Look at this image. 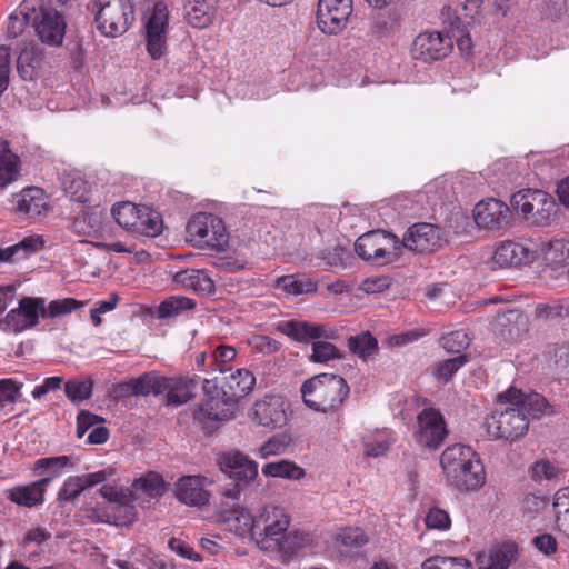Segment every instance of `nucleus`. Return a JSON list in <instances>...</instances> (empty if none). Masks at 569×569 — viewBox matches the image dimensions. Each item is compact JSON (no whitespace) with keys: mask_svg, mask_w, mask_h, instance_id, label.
I'll use <instances>...</instances> for the list:
<instances>
[{"mask_svg":"<svg viewBox=\"0 0 569 569\" xmlns=\"http://www.w3.org/2000/svg\"><path fill=\"white\" fill-rule=\"evenodd\" d=\"M482 0H466L459 4L460 18L465 24V28L481 22L482 18Z\"/></svg>","mask_w":569,"mask_h":569,"instance_id":"nucleus-54","label":"nucleus"},{"mask_svg":"<svg viewBox=\"0 0 569 569\" xmlns=\"http://www.w3.org/2000/svg\"><path fill=\"white\" fill-rule=\"evenodd\" d=\"M440 229L431 223L420 222L411 226L403 234L400 241V252L402 249L426 253L433 252L441 247Z\"/></svg>","mask_w":569,"mask_h":569,"instance_id":"nucleus-16","label":"nucleus"},{"mask_svg":"<svg viewBox=\"0 0 569 569\" xmlns=\"http://www.w3.org/2000/svg\"><path fill=\"white\" fill-rule=\"evenodd\" d=\"M536 259L535 250L515 241L502 242L493 253V262L499 267H519Z\"/></svg>","mask_w":569,"mask_h":569,"instance_id":"nucleus-23","label":"nucleus"},{"mask_svg":"<svg viewBox=\"0 0 569 569\" xmlns=\"http://www.w3.org/2000/svg\"><path fill=\"white\" fill-rule=\"evenodd\" d=\"M97 28L107 37L124 33L132 18V7L128 0H94Z\"/></svg>","mask_w":569,"mask_h":569,"instance_id":"nucleus-7","label":"nucleus"},{"mask_svg":"<svg viewBox=\"0 0 569 569\" xmlns=\"http://www.w3.org/2000/svg\"><path fill=\"white\" fill-rule=\"evenodd\" d=\"M14 209L18 213L36 219L48 211V201L41 188L29 187L13 194Z\"/></svg>","mask_w":569,"mask_h":569,"instance_id":"nucleus-22","label":"nucleus"},{"mask_svg":"<svg viewBox=\"0 0 569 569\" xmlns=\"http://www.w3.org/2000/svg\"><path fill=\"white\" fill-rule=\"evenodd\" d=\"M498 400L505 403L517 405L528 416V421L540 418L549 412L547 400L539 393L525 395L520 390L509 389L503 393H499Z\"/></svg>","mask_w":569,"mask_h":569,"instance_id":"nucleus-21","label":"nucleus"},{"mask_svg":"<svg viewBox=\"0 0 569 569\" xmlns=\"http://www.w3.org/2000/svg\"><path fill=\"white\" fill-rule=\"evenodd\" d=\"M20 173L19 157L9 149L0 153V189L18 180Z\"/></svg>","mask_w":569,"mask_h":569,"instance_id":"nucleus-43","label":"nucleus"},{"mask_svg":"<svg viewBox=\"0 0 569 569\" xmlns=\"http://www.w3.org/2000/svg\"><path fill=\"white\" fill-rule=\"evenodd\" d=\"M398 28L397 20L391 16L379 14L375 21L372 22V31L379 34L380 37H386L391 34Z\"/></svg>","mask_w":569,"mask_h":569,"instance_id":"nucleus-64","label":"nucleus"},{"mask_svg":"<svg viewBox=\"0 0 569 569\" xmlns=\"http://www.w3.org/2000/svg\"><path fill=\"white\" fill-rule=\"evenodd\" d=\"M422 569H471L465 557L433 556L422 562Z\"/></svg>","mask_w":569,"mask_h":569,"instance_id":"nucleus-48","label":"nucleus"},{"mask_svg":"<svg viewBox=\"0 0 569 569\" xmlns=\"http://www.w3.org/2000/svg\"><path fill=\"white\" fill-rule=\"evenodd\" d=\"M440 466L447 482L459 491L478 490L486 482L485 467L470 446L447 447L440 456Z\"/></svg>","mask_w":569,"mask_h":569,"instance_id":"nucleus-3","label":"nucleus"},{"mask_svg":"<svg viewBox=\"0 0 569 569\" xmlns=\"http://www.w3.org/2000/svg\"><path fill=\"white\" fill-rule=\"evenodd\" d=\"M546 506L547 500L545 497L536 493H528L525 496L522 501V511L528 515L529 518H535Z\"/></svg>","mask_w":569,"mask_h":569,"instance_id":"nucleus-63","label":"nucleus"},{"mask_svg":"<svg viewBox=\"0 0 569 569\" xmlns=\"http://www.w3.org/2000/svg\"><path fill=\"white\" fill-rule=\"evenodd\" d=\"M61 186L71 200L84 203L89 201L90 187L88 182L77 172H63Z\"/></svg>","mask_w":569,"mask_h":569,"instance_id":"nucleus-36","label":"nucleus"},{"mask_svg":"<svg viewBox=\"0 0 569 569\" xmlns=\"http://www.w3.org/2000/svg\"><path fill=\"white\" fill-rule=\"evenodd\" d=\"M391 443L390 431L381 430L375 433L371 439L365 441V455L379 457L387 452Z\"/></svg>","mask_w":569,"mask_h":569,"instance_id":"nucleus-49","label":"nucleus"},{"mask_svg":"<svg viewBox=\"0 0 569 569\" xmlns=\"http://www.w3.org/2000/svg\"><path fill=\"white\" fill-rule=\"evenodd\" d=\"M198 385L196 378H168L164 377L163 392H167L168 402L180 406L193 397Z\"/></svg>","mask_w":569,"mask_h":569,"instance_id":"nucleus-29","label":"nucleus"},{"mask_svg":"<svg viewBox=\"0 0 569 569\" xmlns=\"http://www.w3.org/2000/svg\"><path fill=\"white\" fill-rule=\"evenodd\" d=\"M560 470L550 461L542 460L538 461L532 467V477L537 481L553 480L560 476Z\"/></svg>","mask_w":569,"mask_h":569,"instance_id":"nucleus-62","label":"nucleus"},{"mask_svg":"<svg viewBox=\"0 0 569 569\" xmlns=\"http://www.w3.org/2000/svg\"><path fill=\"white\" fill-rule=\"evenodd\" d=\"M279 330L299 343H309L315 340H336L339 331L320 322H309L300 320H287L279 325Z\"/></svg>","mask_w":569,"mask_h":569,"instance_id":"nucleus-14","label":"nucleus"},{"mask_svg":"<svg viewBox=\"0 0 569 569\" xmlns=\"http://www.w3.org/2000/svg\"><path fill=\"white\" fill-rule=\"evenodd\" d=\"M470 343V339L463 330H456L443 335L440 339V345L445 350L452 353H460Z\"/></svg>","mask_w":569,"mask_h":569,"instance_id":"nucleus-53","label":"nucleus"},{"mask_svg":"<svg viewBox=\"0 0 569 569\" xmlns=\"http://www.w3.org/2000/svg\"><path fill=\"white\" fill-rule=\"evenodd\" d=\"M276 287L290 295L312 293L318 289L315 280L307 276L289 274L277 279Z\"/></svg>","mask_w":569,"mask_h":569,"instance_id":"nucleus-37","label":"nucleus"},{"mask_svg":"<svg viewBox=\"0 0 569 569\" xmlns=\"http://www.w3.org/2000/svg\"><path fill=\"white\" fill-rule=\"evenodd\" d=\"M452 50V41L442 32H421L411 46L410 53L416 60L431 62L446 58Z\"/></svg>","mask_w":569,"mask_h":569,"instance_id":"nucleus-13","label":"nucleus"},{"mask_svg":"<svg viewBox=\"0 0 569 569\" xmlns=\"http://www.w3.org/2000/svg\"><path fill=\"white\" fill-rule=\"evenodd\" d=\"M80 306V302L73 298H64L61 300H52L46 307V301L42 307V318H56L68 315L76 310Z\"/></svg>","mask_w":569,"mask_h":569,"instance_id":"nucleus-51","label":"nucleus"},{"mask_svg":"<svg viewBox=\"0 0 569 569\" xmlns=\"http://www.w3.org/2000/svg\"><path fill=\"white\" fill-rule=\"evenodd\" d=\"M221 469L227 472L230 478L244 482L253 480L258 475L257 462L248 459V457L238 451L229 452L223 456Z\"/></svg>","mask_w":569,"mask_h":569,"instance_id":"nucleus-24","label":"nucleus"},{"mask_svg":"<svg viewBox=\"0 0 569 569\" xmlns=\"http://www.w3.org/2000/svg\"><path fill=\"white\" fill-rule=\"evenodd\" d=\"M303 403L326 415L336 423L343 416V403L349 396L347 381L338 375L319 373L306 380L300 388Z\"/></svg>","mask_w":569,"mask_h":569,"instance_id":"nucleus-2","label":"nucleus"},{"mask_svg":"<svg viewBox=\"0 0 569 569\" xmlns=\"http://www.w3.org/2000/svg\"><path fill=\"white\" fill-rule=\"evenodd\" d=\"M140 209L141 206L127 201L113 206L111 213L119 226L134 232L141 212Z\"/></svg>","mask_w":569,"mask_h":569,"instance_id":"nucleus-41","label":"nucleus"},{"mask_svg":"<svg viewBox=\"0 0 569 569\" xmlns=\"http://www.w3.org/2000/svg\"><path fill=\"white\" fill-rule=\"evenodd\" d=\"M169 11L163 2L154 3L146 23L147 50L152 59L161 58L167 50Z\"/></svg>","mask_w":569,"mask_h":569,"instance_id":"nucleus-10","label":"nucleus"},{"mask_svg":"<svg viewBox=\"0 0 569 569\" xmlns=\"http://www.w3.org/2000/svg\"><path fill=\"white\" fill-rule=\"evenodd\" d=\"M207 479L201 476H183L176 481V498L183 505L201 508L210 500V492L206 489Z\"/></svg>","mask_w":569,"mask_h":569,"instance_id":"nucleus-18","label":"nucleus"},{"mask_svg":"<svg viewBox=\"0 0 569 569\" xmlns=\"http://www.w3.org/2000/svg\"><path fill=\"white\" fill-rule=\"evenodd\" d=\"M196 307V302L183 296H170L166 298L157 309L159 319H169L178 317L186 311H190Z\"/></svg>","mask_w":569,"mask_h":569,"instance_id":"nucleus-38","label":"nucleus"},{"mask_svg":"<svg viewBox=\"0 0 569 569\" xmlns=\"http://www.w3.org/2000/svg\"><path fill=\"white\" fill-rule=\"evenodd\" d=\"M83 490L84 486L80 476L69 477L60 488L57 500L61 506L67 502H73Z\"/></svg>","mask_w":569,"mask_h":569,"instance_id":"nucleus-52","label":"nucleus"},{"mask_svg":"<svg viewBox=\"0 0 569 569\" xmlns=\"http://www.w3.org/2000/svg\"><path fill=\"white\" fill-rule=\"evenodd\" d=\"M391 286V279L388 276H371L366 278L359 286V290L367 295L379 293Z\"/></svg>","mask_w":569,"mask_h":569,"instance_id":"nucleus-58","label":"nucleus"},{"mask_svg":"<svg viewBox=\"0 0 569 569\" xmlns=\"http://www.w3.org/2000/svg\"><path fill=\"white\" fill-rule=\"evenodd\" d=\"M101 496L109 502L117 505L123 516L117 521L118 525H127L134 520L136 512L131 502L134 500L131 488L123 489L118 486H102L100 489Z\"/></svg>","mask_w":569,"mask_h":569,"instance_id":"nucleus-25","label":"nucleus"},{"mask_svg":"<svg viewBox=\"0 0 569 569\" xmlns=\"http://www.w3.org/2000/svg\"><path fill=\"white\" fill-rule=\"evenodd\" d=\"M342 357V352L330 340L320 339L312 342V352L309 359L315 363H327Z\"/></svg>","mask_w":569,"mask_h":569,"instance_id":"nucleus-47","label":"nucleus"},{"mask_svg":"<svg viewBox=\"0 0 569 569\" xmlns=\"http://www.w3.org/2000/svg\"><path fill=\"white\" fill-rule=\"evenodd\" d=\"M497 411L487 421L488 433L496 439L513 441L522 437L529 427L528 416L517 405Z\"/></svg>","mask_w":569,"mask_h":569,"instance_id":"nucleus-8","label":"nucleus"},{"mask_svg":"<svg viewBox=\"0 0 569 569\" xmlns=\"http://www.w3.org/2000/svg\"><path fill=\"white\" fill-rule=\"evenodd\" d=\"M223 522L228 530L237 536H250L254 541L256 511L250 513L247 509L238 507L223 515Z\"/></svg>","mask_w":569,"mask_h":569,"instance_id":"nucleus-28","label":"nucleus"},{"mask_svg":"<svg viewBox=\"0 0 569 569\" xmlns=\"http://www.w3.org/2000/svg\"><path fill=\"white\" fill-rule=\"evenodd\" d=\"M44 299L41 297H23L18 308L11 309L1 321L3 330L20 333L36 327L42 317Z\"/></svg>","mask_w":569,"mask_h":569,"instance_id":"nucleus-9","label":"nucleus"},{"mask_svg":"<svg viewBox=\"0 0 569 569\" xmlns=\"http://www.w3.org/2000/svg\"><path fill=\"white\" fill-rule=\"evenodd\" d=\"M545 260L550 264H560L569 260V239H552L542 244Z\"/></svg>","mask_w":569,"mask_h":569,"instance_id":"nucleus-45","label":"nucleus"},{"mask_svg":"<svg viewBox=\"0 0 569 569\" xmlns=\"http://www.w3.org/2000/svg\"><path fill=\"white\" fill-rule=\"evenodd\" d=\"M217 0H188L184 10L190 26L198 29L209 27L214 19Z\"/></svg>","mask_w":569,"mask_h":569,"instance_id":"nucleus-27","label":"nucleus"},{"mask_svg":"<svg viewBox=\"0 0 569 569\" xmlns=\"http://www.w3.org/2000/svg\"><path fill=\"white\" fill-rule=\"evenodd\" d=\"M352 12V0H319L317 23L327 34H337L347 26Z\"/></svg>","mask_w":569,"mask_h":569,"instance_id":"nucleus-11","label":"nucleus"},{"mask_svg":"<svg viewBox=\"0 0 569 569\" xmlns=\"http://www.w3.org/2000/svg\"><path fill=\"white\" fill-rule=\"evenodd\" d=\"M173 281L187 290L210 295L214 291V281L206 270L186 269L172 277Z\"/></svg>","mask_w":569,"mask_h":569,"instance_id":"nucleus-26","label":"nucleus"},{"mask_svg":"<svg viewBox=\"0 0 569 569\" xmlns=\"http://www.w3.org/2000/svg\"><path fill=\"white\" fill-rule=\"evenodd\" d=\"M164 377L144 373L131 382L132 392L136 396L161 395L163 393Z\"/></svg>","mask_w":569,"mask_h":569,"instance_id":"nucleus-44","label":"nucleus"},{"mask_svg":"<svg viewBox=\"0 0 569 569\" xmlns=\"http://www.w3.org/2000/svg\"><path fill=\"white\" fill-rule=\"evenodd\" d=\"M347 346L352 353L363 360L371 358L378 351V341L369 331L350 336L347 340Z\"/></svg>","mask_w":569,"mask_h":569,"instance_id":"nucleus-40","label":"nucleus"},{"mask_svg":"<svg viewBox=\"0 0 569 569\" xmlns=\"http://www.w3.org/2000/svg\"><path fill=\"white\" fill-rule=\"evenodd\" d=\"M441 20L445 26L448 27V33L458 31L459 29H463L465 24L462 19L460 18V9L459 4L456 7L446 6L441 9Z\"/></svg>","mask_w":569,"mask_h":569,"instance_id":"nucleus-56","label":"nucleus"},{"mask_svg":"<svg viewBox=\"0 0 569 569\" xmlns=\"http://www.w3.org/2000/svg\"><path fill=\"white\" fill-rule=\"evenodd\" d=\"M21 385L12 379L0 380V409L7 403H13L20 396Z\"/></svg>","mask_w":569,"mask_h":569,"instance_id":"nucleus-59","label":"nucleus"},{"mask_svg":"<svg viewBox=\"0 0 569 569\" xmlns=\"http://www.w3.org/2000/svg\"><path fill=\"white\" fill-rule=\"evenodd\" d=\"M64 392L72 402L87 400L92 393V381L90 379L69 380L64 385Z\"/></svg>","mask_w":569,"mask_h":569,"instance_id":"nucleus-50","label":"nucleus"},{"mask_svg":"<svg viewBox=\"0 0 569 569\" xmlns=\"http://www.w3.org/2000/svg\"><path fill=\"white\" fill-rule=\"evenodd\" d=\"M355 251L361 259L379 266L393 263L400 257V240L393 233L372 230L356 240Z\"/></svg>","mask_w":569,"mask_h":569,"instance_id":"nucleus-6","label":"nucleus"},{"mask_svg":"<svg viewBox=\"0 0 569 569\" xmlns=\"http://www.w3.org/2000/svg\"><path fill=\"white\" fill-rule=\"evenodd\" d=\"M134 500L147 497L158 499L166 491V483L162 476L158 472H148L146 476L136 479L131 486Z\"/></svg>","mask_w":569,"mask_h":569,"instance_id":"nucleus-31","label":"nucleus"},{"mask_svg":"<svg viewBox=\"0 0 569 569\" xmlns=\"http://www.w3.org/2000/svg\"><path fill=\"white\" fill-rule=\"evenodd\" d=\"M256 385V378L247 369H237L224 377L222 386L223 395L230 398H241L247 395Z\"/></svg>","mask_w":569,"mask_h":569,"instance_id":"nucleus-30","label":"nucleus"},{"mask_svg":"<svg viewBox=\"0 0 569 569\" xmlns=\"http://www.w3.org/2000/svg\"><path fill=\"white\" fill-rule=\"evenodd\" d=\"M236 357L237 351L233 347L230 346H219L212 352L216 369L219 370L221 373H226L228 371V368L226 366L230 363L232 360H234Z\"/></svg>","mask_w":569,"mask_h":569,"instance_id":"nucleus-57","label":"nucleus"},{"mask_svg":"<svg viewBox=\"0 0 569 569\" xmlns=\"http://www.w3.org/2000/svg\"><path fill=\"white\" fill-rule=\"evenodd\" d=\"M70 462V458L68 456H58V457H49L41 458L34 462V470L48 469L52 471V478L60 473V470L67 467Z\"/></svg>","mask_w":569,"mask_h":569,"instance_id":"nucleus-60","label":"nucleus"},{"mask_svg":"<svg viewBox=\"0 0 569 569\" xmlns=\"http://www.w3.org/2000/svg\"><path fill=\"white\" fill-rule=\"evenodd\" d=\"M102 211L90 209L79 213L71 222V230L78 236L94 237L102 229Z\"/></svg>","mask_w":569,"mask_h":569,"instance_id":"nucleus-34","label":"nucleus"},{"mask_svg":"<svg viewBox=\"0 0 569 569\" xmlns=\"http://www.w3.org/2000/svg\"><path fill=\"white\" fill-rule=\"evenodd\" d=\"M368 537L360 528H343L335 536V543L341 555L357 553L366 543Z\"/></svg>","mask_w":569,"mask_h":569,"instance_id":"nucleus-33","label":"nucleus"},{"mask_svg":"<svg viewBox=\"0 0 569 569\" xmlns=\"http://www.w3.org/2000/svg\"><path fill=\"white\" fill-rule=\"evenodd\" d=\"M189 241L198 248L223 251L229 243V233L224 222L216 214L198 212L187 224Z\"/></svg>","mask_w":569,"mask_h":569,"instance_id":"nucleus-5","label":"nucleus"},{"mask_svg":"<svg viewBox=\"0 0 569 569\" xmlns=\"http://www.w3.org/2000/svg\"><path fill=\"white\" fill-rule=\"evenodd\" d=\"M511 204L526 221L535 226L550 224L558 212V204L547 192L523 189L512 194Z\"/></svg>","mask_w":569,"mask_h":569,"instance_id":"nucleus-4","label":"nucleus"},{"mask_svg":"<svg viewBox=\"0 0 569 569\" xmlns=\"http://www.w3.org/2000/svg\"><path fill=\"white\" fill-rule=\"evenodd\" d=\"M52 477H43L27 485H17L6 490V497L11 502L26 508L43 505L44 495Z\"/></svg>","mask_w":569,"mask_h":569,"instance_id":"nucleus-19","label":"nucleus"},{"mask_svg":"<svg viewBox=\"0 0 569 569\" xmlns=\"http://www.w3.org/2000/svg\"><path fill=\"white\" fill-rule=\"evenodd\" d=\"M41 60L42 53L37 44L30 43L26 46L17 59V69L20 77L23 80H32Z\"/></svg>","mask_w":569,"mask_h":569,"instance_id":"nucleus-35","label":"nucleus"},{"mask_svg":"<svg viewBox=\"0 0 569 569\" xmlns=\"http://www.w3.org/2000/svg\"><path fill=\"white\" fill-rule=\"evenodd\" d=\"M417 441L429 449H437L448 435L441 412L435 408H425L417 417Z\"/></svg>","mask_w":569,"mask_h":569,"instance_id":"nucleus-12","label":"nucleus"},{"mask_svg":"<svg viewBox=\"0 0 569 569\" xmlns=\"http://www.w3.org/2000/svg\"><path fill=\"white\" fill-rule=\"evenodd\" d=\"M42 247L43 240L39 236L26 237L20 242L6 248L0 247V263L12 261L14 257L26 259L41 250Z\"/></svg>","mask_w":569,"mask_h":569,"instance_id":"nucleus-32","label":"nucleus"},{"mask_svg":"<svg viewBox=\"0 0 569 569\" xmlns=\"http://www.w3.org/2000/svg\"><path fill=\"white\" fill-rule=\"evenodd\" d=\"M473 218L480 228L499 230L509 223L510 209L505 202L490 198L476 204Z\"/></svg>","mask_w":569,"mask_h":569,"instance_id":"nucleus-17","label":"nucleus"},{"mask_svg":"<svg viewBox=\"0 0 569 569\" xmlns=\"http://www.w3.org/2000/svg\"><path fill=\"white\" fill-rule=\"evenodd\" d=\"M254 420L259 425L276 429L282 427L287 421L283 399L279 396H267L253 406Z\"/></svg>","mask_w":569,"mask_h":569,"instance_id":"nucleus-20","label":"nucleus"},{"mask_svg":"<svg viewBox=\"0 0 569 569\" xmlns=\"http://www.w3.org/2000/svg\"><path fill=\"white\" fill-rule=\"evenodd\" d=\"M291 516L283 507L268 503L256 510L254 542L260 550L289 558L305 547L309 538L299 530H289Z\"/></svg>","mask_w":569,"mask_h":569,"instance_id":"nucleus-1","label":"nucleus"},{"mask_svg":"<svg viewBox=\"0 0 569 569\" xmlns=\"http://www.w3.org/2000/svg\"><path fill=\"white\" fill-rule=\"evenodd\" d=\"M466 357L461 355L445 360L438 366L435 372L436 378L442 382L449 381V379L466 363Z\"/></svg>","mask_w":569,"mask_h":569,"instance_id":"nucleus-55","label":"nucleus"},{"mask_svg":"<svg viewBox=\"0 0 569 569\" xmlns=\"http://www.w3.org/2000/svg\"><path fill=\"white\" fill-rule=\"evenodd\" d=\"M32 26L42 43L52 47L62 44L67 24L64 18L57 10L40 7L39 11L34 13Z\"/></svg>","mask_w":569,"mask_h":569,"instance_id":"nucleus-15","label":"nucleus"},{"mask_svg":"<svg viewBox=\"0 0 569 569\" xmlns=\"http://www.w3.org/2000/svg\"><path fill=\"white\" fill-rule=\"evenodd\" d=\"M426 526L430 529L445 530L450 527L449 515L440 508H431L426 516Z\"/></svg>","mask_w":569,"mask_h":569,"instance_id":"nucleus-61","label":"nucleus"},{"mask_svg":"<svg viewBox=\"0 0 569 569\" xmlns=\"http://www.w3.org/2000/svg\"><path fill=\"white\" fill-rule=\"evenodd\" d=\"M140 210L141 212L134 232L152 238L159 236L163 228L160 213L147 206H141Z\"/></svg>","mask_w":569,"mask_h":569,"instance_id":"nucleus-42","label":"nucleus"},{"mask_svg":"<svg viewBox=\"0 0 569 569\" xmlns=\"http://www.w3.org/2000/svg\"><path fill=\"white\" fill-rule=\"evenodd\" d=\"M262 473L267 477L299 480L305 477V470L290 460L272 461L263 466Z\"/></svg>","mask_w":569,"mask_h":569,"instance_id":"nucleus-39","label":"nucleus"},{"mask_svg":"<svg viewBox=\"0 0 569 569\" xmlns=\"http://www.w3.org/2000/svg\"><path fill=\"white\" fill-rule=\"evenodd\" d=\"M224 406V401L220 398L209 397L204 399L196 413L199 420H228L230 412L221 407Z\"/></svg>","mask_w":569,"mask_h":569,"instance_id":"nucleus-46","label":"nucleus"}]
</instances>
